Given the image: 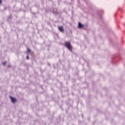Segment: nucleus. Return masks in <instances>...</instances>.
<instances>
[{
  "mask_svg": "<svg viewBox=\"0 0 125 125\" xmlns=\"http://www.w3.org/2000/svg\"><path fill=\"white\" fill-rule=\"evenodd\" d=\"M64 45L65 47H67V49H68L70 51H72L73 47H72V45H71V42H65Z\"/></svg>",
  "mask_w": 125,
  "mask_h": 125,
  "instance_id": "nucleus-1",
  "label": "nucleus"
},
{
  "mask_svg": "<svg viewBox=\"0 0 125 125\" xmlns=\"http://www.w3.org/2000/svg\"><path fill=\"white\" fill-rule=\"evenodd\" d=\"M10 98L11 99V102L13 103H15L17 101V100H16V99H15L11 96H10Z\"/></svg>",
  "mask_w": 125,
  "mask_h": 125,
  "instance_id": "nucleus-2",
  "label": "nucleus"
},
{
  "mask_svg": "<svg viewBox=\"0 0 125 125\" xmlns=\"http://www.w3.org/2000/svg\"><path fill=\"white\" fill-rule=\"evenodd\" d=\"M58 29L61 33H64V28L62 26H58Z\"/></svg>",
  "mask_w": 125,
  "mask_h": 125,
  "instance_id": "nucleus-3",
  "label": "nucleus"
},
{
  "mask_svg": "<svg viewBox=\"0 0 125 125\" xmlns=\"http://www.w3.org/2000/svg\"><path fill=\"white\" fill-rule=\"evenodd\" d=\"M83 25L82 24V23L79 22V24H78V27L79 28H83Z\"/></svg>",
  "mask_w": 125,
  "mask_h": 125,
  "instance_id": "nucleus-4",
  "label": "nucleus"
},
{
  "mask_svg": "<svg viewBox=\"0 0 125 125\" xmlns=\"http://www.w3.org/2000/svg\"><path fill=\"white\" fill-rule=\"evenodd\" d=\"M27 53H30V52H31V50L28 48H27Z\"/></svg>",
  "mask_w": 125,
  "mask_h": 125,
  "instance_id": "nucleus-5",
  "label": "nucleus"
},
{
  "mask_svg": "<svg viewBox=\"0 0 125 125\" xmlns=\"http://www.w3.org/2000/svg\"><path fill=\"white\" fill-rule=\"evenodd\" d=\"M2 64L3 66H5L6 65V62H3Z\"/></svg>",
  "mask_w": 125,
  "mask_h": 125,
  "instance_id": "nucleus-6",
  "label": "nucleus"
},
{
  "mask_svg": "<svg viewBox=\"0 0 125 125\" xmlns=\"http://www.w3.org/2000/svg\"><path fill=\"white\" fill-rule=\"evenodd\" d=\"M29 56H26V59H27V60H29Z\"/></svg>",
  "mask_w": 125,
  "mask_h": 125,
  "instance_id": "nucleus-7",
  "label": "nucleus"
},
{
  "mask_svg": "<svg viewBox=\"0 0 125 125\" xmlns=\"http://www.w3.org/2000/svg\"><path fill=\"white\" fill-rule=\"evenodd\" d=\"M1 3H2V1H1V0H0V4H1Z\"/></svg>",
  "mask_w": 125,
  "mask_h": 125,
  "instance_id": "nucleus-8",
  "label": "nucleus"
}]
</instances>
